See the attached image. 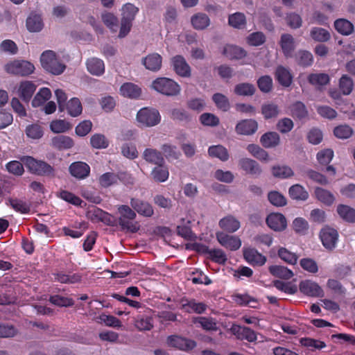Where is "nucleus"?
<instances>
[{
    "mask_svg": "<svg viewBox=\"0 0 355 355\" xmlns=\"http://www.w3.org/2000/svg\"><path fill=\"white\" fill-rule=\"evenodd\" d=\"M40 62L46 71L53 75H60L66 69V65L59 55L51 50L44 51L40 55Z\"/></svg>",
    "mask_w": 355,
    "mask_h": 355,
    "instance_id": "obj_1",
    "label": "nucleus"
},
{
    "mask_svg": "<svg viewBox=\"0 0 355 355\" xmlns=\"http://www.w3.org/2000/svg\"><path fill=\"white\" fill-rule=\"evenodd\" d=\"M139 8L131 3L123 4L120 10L121 21L118 37L123 38L130 32L132 22L139 12Z\"/></svg>",
    "mask_w": 355,
    "mask_h": 355,
    "instance_id": "obj_2",
    "label": "nucleus"
},
{
    "mask_svg": "<svg viewBox=\"0 0 355 355\" xmlns=\"http://www.w3.org/2000/svg\"><path fill=\"white\" fill-rule=\"evenodd\" d=\"M118 222L121 229L130 232H136L139 230V224L135 221L136 213L128 205L118 207Z\"/></svg>",
    "mask_w": 355,
    "mask_h": 355,
    "instance_id": "obj_3",
    "label": "nucleus"
},
{
    "mask_svg": "<svg viewBox=\"0 0 355 355\" xmlns=\"http://www.w3.org/2000/svg\"><path fill=\"white\" fill-rule=\"evenodd\" d=\"M150 88L168 96L178 95L181 90L180 86L175 81L166 77H160L154 80L150 85Z\"/></svg>",
    "mask_w": 355,
    "mask_h": 355,
    "instance_id": "obj_4",
    "label": "nucleus"
},
{
    "mask_svg": "<svg viewBox=\"0 0 355 355\" xmlns=\"http://www.w3.org/2000/svg\"><path fill=\"white\" fill-rule=\"evenodd\" d=\"M136 121L141 128H150L160 123L161 115L155 108L143 107L137 112Z\"/></svg>",
    "mask_w": 355,
    "mask_h": 355,
    "instance_id": "obj_5",
    "label": "nucleus"
},
{
    "mask_svg": "<svg viewBox=\"0 0 355 355\" xmlns=\"http://www.w3.org/2000/svg\"><path fill=\"white\" fill-rule=\"evenodd\" d=\"M4 71L11 75L27 76L32 74L35 67L34 64L25 60H13L3 66Z\"/></svg>",
    "mask_w": 355,
    "mask_h": 355,
    "instance_id": "obj_6",
    "label": "nucleus"
},
{
    "mask_svg": "<svg viewBox=\"0 0 355 355\" xmlns=\"http://www.w3.org/2000/svg\"><path fill=\"white\" fill-rule=\"evenodd\" d=\"M21 161L33 173L51 175L53 171V168L49 164L44 162L37 160L32 157H23Z\"/></svg>",
    "mask_w": 355,
    "mask_h": 355,
    "instance_id": "obj_7",
    "label": "nucleus"
},
{
    "mask_svg": "<svg viewBox=\"0 0 355 355\" xmlns=\"http://www.w3.org/2000/svg\"><path fill=\"white\" fill-rule=\"evenodd\" d=\"M320 239L323 246L327 250L334 249L338 240V232L330 227L326 226L320 232Z\"/></svg>",
    "mask_w": 355,
    "mask_h": 355,
    "instance_id": "obj_8",
    "label": "nucleus"
},
{
    "mask_svg": "<svg viewBox=\"0 0 355 355\" xmlns=\"http://www.w3.org/2000/svg\"><path fill=\"white\" fill-rule=\"evenodd\" d=\"M216 239L222 246L232 251L237 250L241 246V241L239 237L227 234L224 232H216Z\"/></svg>",
    "mask_w": 355,
    "mask_h": 355,
    "instance_id": "obj_9",
    "label": "nucleus"
},
{
    "mask_svg": "<svg viewBox=\"0 0 355 355\" xmlns=\"http://www.w3.org/2000/svg\"><path fill=\"white\" fill-rule=\"evenodd\" d=\"M299 290L303 294L309 297H323L324 292L322 288L315 282L306 279L300 282Z\"/></svg>",
    "mask_w": 355,
    "mask_h": 355,
    "instance_id": "obj_10",
    "label": "nucleus"
},
{
    "mask_svg": "<svg viewBox=\"0 0 355 355\" xmlns=\"http://www.w3.org/2000/svg\"><path fill=\"white\" fill-rule=\"evenodd\" d=\"M171 63L178 75L187 78L191 76V67L183 56L180 55L173 56L171 60Z\"/></svg>",
    "mask_w": 355,
    "mask_h": 355,
    "instance_id": "obj_11",
    "label": "nucleus"
},
{
    "mask_svg": "<svg viewBox=\"0 0 355 355\" xmlns=\"http://www.w3.org/2000/svg\"><path fill=\"white\" fill-rule=\"evenodd\" d=\"M191 26L196 31L207 30L211 25V19L203 12H198L190 17Z\"/></svg>",
    "mask_w": 355,
    "mask_h": 355,
    "instance_id": "obj_12",
    "label": "nucleus"
},
{
    "mask_svg": "<svg viewBox=\"0 0 355 355\" xmlns=\"http://www.w3.org/2000/svg\"><path fill=\"white\" fill-rule=\"evenodd\" d=\"M168 346L179 349L180 350H189L196 346L194 340L187 339L178 336H171L167 338Z\"/></svg>",
    "mask_w": 355,
    "mask_h": 355,
    "instance_id": "obj_13",
    "label": "nucleus"
},
{
    "mask_svg": "<svg viewBox=\"0 0 355 355\" xmlns=\"http://www.w3.org/2000/svg\"><path fill=\"white\" fill-rule=\"evenodd\" d=\"M268 226L274 231L282 232L287 227V220L285 216L280 213H272L266 218Z\"/></svg>",
    "mask_w": 355,
    "mask_h": 355,
    "instance_id": "obj_14",
    "label": "nucleus"
},
{
    "mask_svg": "<svg viewBox=\"0 0 355 355\" xmlns=\"http://www.w3.org/2000/svg\"><path fill=\"white\" fill-rule=\"evenodd\" d=\"M141 63L147 70L156 72L162 67V58L159 53H150L142 58Z\"/></svg>",
    "mask_w": 355,
    "mask_h": 355,
    "instance_id": "obj_15",
    "label": "nucleus"
},
{
    "mask_svg": "<svg viewBox=\"0 0 355 355\" xmlns=\"http://www.w3.org/2000/svg\"><path fill=\"white\" fill-rule=\"evenodd\" d=\"M258 129V123L254 119H243L236 125L235 130L237 134L242 135H250L256 132Z\"/></svg>",
    "mask_w": 355,
    "mask_h": 355,
    "instance_id": "obj_16",
    "label": "nucleus"
},
{
    "mask_svg": "<svg viewBox=\"0 0 355 355\" xmlns=\"http://www.w3.org/2000/svg\"><path fill=\"white\" fill-rule=\"evenodd\" d=\"M37 86L32 81L24 80L19 84L17 94L25 102H28L36 90Z\"/></svg>",
    "mask_w": 355,
    "mask_h": 355,
    "instance_id": "obj_17",
    "label": "nucleus"
},
{
    "mask_svg": "<svg viewBox=\"0 0 355 355\" xmlns=\"http://www.w3.org/2000/svg\"><path fill=\"white\" fill-rule=\"evenodd\" d=\"M87 71L93 76H101L105 72L104 62L98 58H88L85 62Z\"/></svg>",
    "mask_w": 355,
    "mask_h": 355,
    "instance_id": "obj_18",
    "label": "nucleus"
},
{
    "mask_svg": "<svg viewBox=\"0 0 355 355\" xmlns=\"http://www.w3.org/2000/svg\"><path fill=\"white\" fill-rule=\"evenodd\" d=\"M243 256L246 261L253 266H263L266 262V257L253 248L245 249Z\"/></svg>",
    "mask_w": 355,
    "mask_h": 355,
    "instance_id": "obj_19",
    "label": "nucleus"
},
{
    "mask_svg": "<svg viewBox=\"0 0 355 355\" xmlns=\"http://www.w3.org/2000/svg\"><path fill=\"white\" fill-rule=\"evenodd\" d=\"M192 322L207 331H216L218 329L216 320L211 317H193Z\"/></svg>",
    "mask_w": 355,
    "mask_h": 355,
    "instance_id": "obj_20",
    "label": "nucleus"
},
{
    "mask_svg": "<svg viewBox=\"0 0 355 355\" xmlns=\"http://www.w3.org/2000/svg\"><path fill=\"white\" fill-rule=\"evenodd\" d=\"M180 303L182 309L187 313L201 314L203 313L207 308V306L205 303L196 302L195 300H182Z\"/></svg>",
    "mask_w": 355,
    "mask_h": 355,
    "instance_id": "obj_21",
    "label": "nucleus"
},
{
    "mask_svg": "<svg viewBox=\"0 0 355 355\" xmlns=\"http://www.w3.org/2000/svg\"><path fill=\"white\" fill-rule=\"evenodd\" d=\"M218 225L223 230L234 233L240 228L241 223L234 216L228 215L219 220Z\"/></svg>",
    "mask_w": 355,
    "mask_h": 355,
    "instance_id": "obj_22",
    "label": "nucleus"
},
{
    "mask_svg": "<svg viewBox=\"0 0 355 355\" xmlns=\"http://www.w3.org/2000/svg\"><path fill=\"white\" fill-rule=\"evenodd\" d=\"M279 45L286 57H291L293 51L295 49V42L294 37L288 33H284L281 35Z\"/></svg>",
    "mask_w": 355,
    "mask_h": 355,
    "instance_id": "obj_23",
    "label": "nucleus"
},
{
    "mask_svg": "<svg viewBox=\"0 0 355 355\" xmlns=\"http://www.w3.org/2000/svg\"><path fill=\"white\" fill-rule=\"evenodd\" d=\"M69 171L73 177L78 179H84L89 175L90 168L85 162H77L71 164Z\"/></svg>",
    "mask_w": 355,
    "mask_h": 355,
    "instance_id": "obj_24",
    "label": "nucleus"
},
{
    "mask_svg": "<svg viewBox=\"0 0 355 355\" xmlns=\"http://www.w3.org/2000/svg\"><path fill=\"white\" fill-rule=\"evenodd\" d=\"M26 26L31 33L40 32L44 28L42 17L39 14L32 13L26 19Z\"/></svg>",
    "mask_w": 355,
    "mask_h": 355,
    "instance_id": "obj_25",
    "label": "nucleus"
},
{
    "mask_svg": "<svg viewBox=\"0 0 355 355\" xmlns=\"http://www.w3.org/2000/svg\"><path fill=\"white\" fill-rule=\"evenodd\" d=\"M119 93L126 98H137L141 94V89L134 83H125L121 86Z\"/></svg>",
    "mask_w": 355,
    "mask_h": 355,
    "instance_id": "obj_26",
    "label": "nucleus"
},
{
    "mask_svg": "<svg viewBox=\"0 0 355 355\" xmlns=\"http://www.w3.org/2000/svg\"><path fill=\"white\" fill-rule=\"evenodd\" d=\"M239 166L248 174L260 175L262 172L259 164L250 158L241 159L239 161Z\"/></svg>",
    "mask_w": 355,
    "mask_h": 355,
    "instance_id": "obj_27",
    "label": "nucleus"
},
{
    "mask_svg": "<svg viewBox=\"0 0 355 355\" xmlns=\"http://www.w3.org/2000/svg\"><path fill=\"white\" fill-rule=\"evenodd\" d=\"M130 205L139 214L144 216L150 217L154 213L152 206L146 202L132 198Z\"/></svg>",
    "mask_w": 355,
    "mask_h": 355,
    "instance_id": "obj_28",
    "label": "nucleus"
},
{
    "mask_svg": "<svg viewBox=\"0 0 355 355\" xmlns=\"http://www.w3.org/2000/svg\"><path fill=\"white\" fill-rule=\"evenodd\" d=\"M271 173L273 177L284 180L294 176L293 170L288 165L277 164L271 168Z\"/></svg>",
    "mask_w": 355,
    "mask_h": 355,
    "instance_id": "obj_29",
    "label": "nucleus"
},
{
    "mask_svg": "<svg viewBox=\"0 0 355 355\" xmlns=\"http://www.w3.org/2000/svg\"><path fill=\"white\" fill-rule=\"evenodd\" d=\"M223 54L230 60H241L247 55L246 51L241 47L234 45H226Z\"/></svg>",
    "mask_w": 355,
    "mask_h": 355,
    "instance_id": "obj_30",
    "label": "nucleus"
},
{
    "mask_svg": "<svg viewBox=\"0 0 355 355\" xmlns=\"http://www.w3.org/2000/svg\"><path fill=\"white\" fill-rule=\"evenodd\" d=\"M275 77L279 84L284 87H289L293 81V76L290 69L283 66L277 67Z\"/></svg>",
    "mask_w": 355,
    "mask_h": 355,
    "instance_id": "obj_31",
    "label": "nucleus"
},
{
    "mask_svg": "<svg viewBox=\"0 0 355 355\" xmlns=\"http://www.w3.org/2000/svg\"><path fill=\"white\" fill-rule=\"evenodd\" d=\"M101 19L104 25L109 28L112 33H116L119 28V19L114 13L104 11L101 15Z\"/></svg>",
    "mask_w": 355,
    "mask_h": 355,
    "instance_id": "obj_32",
    "label": "nucleus"
},
{
    "mask_svg": "<svg viewBox=\"0 0 355 355\" xmlns=\"http://www.w3.org/2000/svg\"><path fill=\"white\" fill-rule=\"evenodd\" d=\"M314 193L317 200L327 206L331 205L336 200L334 195L331 191L321 187H316Z\"/></svg>",
    "mask_w": 355,
    "mask_h": 355,
    "instance_id": "obj_33",
    "label": "nucleus"
},
{
    "mask_svg": "<svg viewBox=\"0 0 355 355\" xmlns=\"http://www.w3.org/2000/svg\"><path fill=\"white\" fill-rule=\"evenodd\" d=\"M51 145L53 148L59 150H67L73 146L74 141L68 136L60 135L52 138Z\"/></svg>",
    "mask_w": 355,
    "mask_h": 355,
    "instance_id": "obj_34",
    "label": "nucleus"
},
{
    "mask_svg": "<svg viewBox=\"0 0 355 355\" xmlns=\"http://www.w3.org/2000/svg\"><path fill=\"white\" fill-rule=\"evenodd\" d=\"M260 142L266 148H275L279 144L280 137L275 132H268L261 137Z\"/></svg>",
    "mask_w": 355,
    "mask_h": 355,
    "instance_id": "obj_35",
    "label": "nucleus"
},
{
    "mask_svg": "<svg viewBox=\"0 0 355 355\" xmlns=\"http://www.w3.org/2000/svg\"><path fill=\"white\" fill-rule=\"evenodd\" d=\"M208 154L210 157L217 158L222 162L227 161L230 157L227 149L222 145L210 146L208 148Z\"/></svg>",
    "mask_w": 355,
    "mask_h": 355,
    "instance_id": "obj_36",
    "label": "nucleus"
},
{
    "mask_svg": "<svg viewBox=\"0 0 355 355\" xmlns=\"http://www.w3.org/2000/svg\"><path fill=\"white\" fill-rule=\"evenodd\" d=\"M288 194L292 199L302 201L306 200L309 196L305 188L299 184L291 186L288 189Z\"/></svg>",
    "mask_w": 355,
    "mask_h": 355,
    "instance_id": "obj_37",
    "label": "nucleus"
},
{
    "mask_svg": "<svg viewBox=\"0 0 355 355\" xmlns=\"http://www.w3.org/2000/svg\"><path fill=\"white\" fill-rule=\"evenodd\" d=\"M268 270L274 277L284 279H290L294 275L292 270L283 266H270Z\"/></svg>",
    "mask_w": 355,
    "mask_h": 355,
    "instance_id": "obj_38",
    "label": "nucleus"
},
{
    "mask_svg": "<svg viewBox=\"0 0 355 355\" xmlns=\"http://www.w3.org/2000/svg\"><path fill=\"white\" fill-rule=\"evenodd\" d=\"M169 176V172L168 168L161 164L155 166L152 172L151 177L154 181L157 182H166Z\"/></svg>",
    "mask_w": 355,
    "mask_h": 355,
    "instance_id": "obj_39",
    "label": "nucleus"
},
{
    "mask_svg": "<svg viewBox=\"0 0 355 355\" xmlns=\"http://www.w3.org/2000/svg\"><path fill=\"white\" fill-rule=\"evenodd\" d=\"M228 24L234 28L243 29L247 24L245 15L240 12L232 14L229 15Z\"/></svg>",
    "mask_w": 355,
    "mask_h": 355,
    "instance_id": "obj_40",
    "label": "nucleus"
},
{
    "mask_svg": "<svg viewBox=\"0 0 355 355\" xmlns=\"http://www.w3.org/2000/svg\"><path fill=\"white\" fill-rule=\"evenodd\" d=\"M310 37L315 41L318 42H325L330 40V33L320 27H313L310 31Z\"/></svg>",
    "mask_w": 355,
    "mask_h": 355,
    "instance_id": "obj_41",
    "label": "nucleus"
},
{
    "mask_svg": "<svg viewBox=\"0 0 355 355\" xmlns=\"http://www.w3.org/2000/svg\"><path fill=\"white\" fill-rule=\"evenodd\" d=\"M51 97V90L47 87H42L40 89L38 92L35 94L31 104L34 107H40L49 100Z\"/></svg>",
    "mask_w": 355,
    "mask_h": 355,
    "instance_id": "obj_42",
    "label": "nucleus"
},
{
    "mask_svg": "<svg viewBox=\"0 0 355 355\" xmlns=\"http://www.w3.org/2000/svg\"><path fill=\"white\" fill-rule=\"evenodd\" d=\"M143 157L146 162L155 165L164 164V157L161 153L155 149H146L144 152Z\"/></svg>",
    "mask_w": 355,
    "mask_h": 355,
    "instance_id": "obj_43",
    "label": "nucleus"
},
{
    "mask_svg": "<svg viewBox=\"0 0 355 355\" xmlns=\"http://www.w3.org/2000/svg\"><path fill=\"white\" fill-rule=\"evenodd\" d=\"M339 216L349 223H355V209L345 205H338L336 209Z\"/></svg>",
    "mask_w": 355,
    "mask_h": 355,
    "instance_id": "obj_44",
    "label": "nucleus"
},
{
    "mask_svg": "<svg viewBox=\"0 0 355 355\" xmlns=\"http://www.w3.org/2000/svg\"><path fill=\"white\" fill-rule=\"evenodd\" d=\"M50 130L53 133H64L72 128L71 124L64 119L53 120L49 125Z\"/></svg>",
    "mask_w": 355,
    "mask_h": 355,
    "instance_id": "obj_45",
    "label": "nucleus"
},
{
    "mask_svg": "<svg viewBox=\"0 0 355 355\" xmlns=\"http://www.w3.org/2000/svg\"><path fill=\"white\" fill-rule=\"evenodd\" d=\"M256 91L255 87L249 83H241L236 84L234 88V93L238 96H252Z\"/></svg>",
    "mask_w": 355,
    "mask_h": 355,
    "instance_id": "obj_46",
    "label": "nucleus"
},
{
    "mask_svg": "<svg viewBox=\"0 0 355 355\" xmlns=\"http://www.w3.org/2000/svg\"><path fill=\"white\" fill-rule=\"evenodd\" d=\"M336 30L343 35H349L354 32V26L345 19H338L334 22Z\"/></svg>",
    "mask_w": 355,
    "mask_h": 355,
    "instance_id": "obj_47",
    "label": "nucleus"
},
{
    "mask_svg": "<svg viewBox=\"0 0 355 355\" xmlns=\"http://www.w3.org/2000/svg\"><path fill=\"white\" fill-rule=\"evenodd\" d=\"M279 107L275 103H267L261 106V114L266 119L275 118L279 115Z\"/></svg>",
    "mask_w": 355,
    "mask_h": 355,
    "instance_id": "obj_48",
    "label": "nucleus"
},
{
    "mask_svg": "<svg viewBox=\"0 0 355 355\" xmlns=\"http://www.w3.org/2000/svg\"><path fill=\"white\" fill-rule=\"evenodd\" d=\"M277 254L282 261L288 264L295 265L297 261V255L286 248L279 247L277 250Z\"/></svg>",
    "mask_w": 355,
    "mask_h": 355,
    "instance_id": "obj_49",
    "label": "nucleus"
},
{
    "mask_svg": "<svg viewBox=\"0 0 355 355\" xmlns=\"http://www.w3.org/2000/svg\"><path fill=\"white\" fill-rule=\"evenodd\" d=\"M292 228L295 233L300 235H305L308 232L309 225L304 218L297 217L292 222Z\"/></svg>",
    "mask_w": 355,
    "mask_h": 355,
    "instance_id": "obj_50",
    "label": "nucleus"
},
{
    "mask_svg": "<svg viewBox=\"0 0 355 355\" xmlns=\"http://www.w3.org/2000/svg\"><path fill=\"white\" fill-rule=\"evenodd\" d=\"M67 112L71 116H77L82 113L83 107L80 100L77 98H72L65 105Z\"/></svg>",
    "mask_w": 355,
    "mask_h": 355,
    "instance_id": "obj_51",
    "label": "nucleus"
},
{
    "mask_svg": "<svg viewBox=\"0 0 355 355\" xmlns=\"http://www.w3.org/2000/svg\"><path fill=\"white\" fill-rule=\"evenodd\" d=\"M338 87L343 95H349L354 89L353 80L347 75H343L339 80Z\"/></svg>",
    "mask_w": 355,
    "mask_h": 355,
    "instance_id": "obj_52",
    "label": "nucleus"
},
{
    "mask_svg": "<svg viewBox=\"0 0 355 355\" xmlns=\"http://www.w3.org/2000/svg\"><path fill=\"white\" fill-rule=\"evenodd\" d=\"M25 132L26 136L31 139H39L42 137L44 130L39 123H33L26 126Z\"/></svg>",
    "mask_w": 355,
    "mask_h": 355,
    "instance_id": "obj_53",
    "label": "nucleus"
},
{
    "mask_svg": "<svg viewBox=\"0 0 355 355\" xmlns=\"http://www.w3.org/2000/svg\"><path fill=\"white\" fill-rule=\"evenodd\" d=\"M212 101L216 106L224 111H227L230 107V103L228 98L221 93H216L212 96Z\"/></svg>",
    "mask_w": 355,
    "mask_h": 355,
    "instance_id": "obj_54",
    "label": "nucleus"
},
{
    "mask_svg": "<svg viewBox=\"0 0 355 355\" xmlns=\"http://www.w3.org/2000/svg\"><path fill=\"white\" fill-rule=\"evenodd\" d=\"M90 144L94 148L102 149L109 146V141L104 135L94 134L90 138Z\"/></svg>",
    "mask_w": 355,
    "mask_h": 355,
    "instance_id": "obj_55",
    "label": "nucleus"
},
{
    "mask_svg": "<svg viewBox=\"0 0 355 355\" xmlns=\"http://www.w3.org/2000/svg\"><path fill=\"white\" fill-rule=\"evenodd\" d=\"M309 82L315 86L325 85L329 82V76L327 73H312L308 76Z\"/></svg>",
    "mask_w": 355,
    "mask_h": 355,
    "instance_id": "obj_56",
    "label": "nucleus"
},
{
    "mask_svg": "<svg viewBox=\"0 0 355 355\" xmlns=\"http://www.w3.org/2000/svg\"><path fill=\"white\" fill-rule=\"evenodd\" d=\"M98 322L104 323L106 326L112 327H121L122 326L121 321L113 315L101 314L97 318Z\"/></svg>",
    "mask_w": 355,
    "mask_h": 355,
    "instance_id": "obj_57",
    "label": "nucleus"
},
{
    "mask_svg": "<svg viewBox=\"0 0 355 355\" xmlns=\"http://www.w3.org/2000/svg\"><path fill=\"white\" fill-rule=\"evenodd\" d=\"M266 41V36L262 32H254L246 37V42L248 45L258 46L263 44Z\"/></svg>",
    "mask_w": 355,
    "mask_h": 355,
    "instance_id": "obj_58",
    "label": "nucleus"
},
{
    "mask_svg": "<svg viewBox=\"0 0 355 355\" xmlns=\"http://www.w3.org/2000/svg\"><path fill=\"white\" fill-rule=\"evenodd\" d=\"M118 176L113 173H105L98 178V182L103 187H108L118 182Z\"/></svg>",
    "mask_w": 355,
    "mask_h": 355,
    "instance_id": "obj_59",
    "label": "nucleus"
},
{
    "mask_svg": "<svg viewBox=\"0 0 355 355\" xmlns=\"http://www.w3.org/2000/svg\"><path fill=\"white\" fill-rule=\"evenodd\" d=\"M291 112L293 116L300 119L306 117L308 115V112L304 104L300 101L291 105Z\"/></svg>",
    "mask_w": 355,
    "mask_h": 355,
    "instance_id": "obj_60",
    "label": "nucleus"
},
{
    "mask_svg": "<svg viewBox=\"0 0 355 355\" xmlns=\"http://www.w3.org/2000/svg\"><path fill=\"white\" fill-rule=\"evenodd\" d=\"M18 51V47L15 42L11 40H5L0 44V52L9 55H15Z\"/></svg>",
    "mask_w": 355,
    "mask_h": 355,
    "instance_id": "obj_61",
    "label": "nucleus"
},
{
    "mask_svg": "<svg viewBox=\"0 0 355 355\" xmlns=\"http://www.w3.org/2000/svg\"><path fill=\"white\" fill-rule=\"evenodd\" d=\"M286 21L287 25L293 29L299 28L302 25L301 16L295 12H290L286 15Z\"/></svg>",
    "mask_w": 355,
    "mask_h": 355,
    "instance_id": "obj_62",
    "label": "nucleus"
},
{
    "mask_svg": "<svg viewBox=\"0 0 355 355\" xmlns=\"http://www.w3.org/2000/svg\"><path fill=\"white\" fill-rule=\"evenodd\" d=\"M334 135L339 139H347L353 134L352 128L347 125H340L334 128Z\"/></svg>",
    "mask_w": 355,
    "mask_h": 355,
    "instance_id": "obj_63",
    "label": "nucleus"
},
{
    "mask_svg": "<svg viewBox=\"0 0 355 355\" xmlns=\"http://www.w3.org/2000/svg\"><path fill=\"white\" fill-rule=\"evenodd\" d=\"M316 157L320 164L328 165L334 157V151L329 148L322 150L317 153Z\"/></svg>",
    "mask_w": 355,
    "mask_h": 355,
    "instance_id": "obj_64",
    "label": "nucleus"
}]
</instances>
